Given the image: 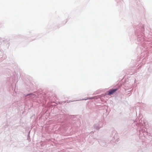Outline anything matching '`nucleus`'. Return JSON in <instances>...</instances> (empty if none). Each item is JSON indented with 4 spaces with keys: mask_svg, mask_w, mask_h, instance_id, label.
Instances as JSON below:
<instances>
[{
    "mask_svg": "<svg viewBox=\"0 0 152 152\" xmlns=\"http://www.w3.org/2000/svg\"><path fill=\"white\" fill-rule=\"evenodd\" d=\"M117 90V89H115L110 90L108 91V95H111L113 94Z\"/></svg>",
    "mask_w": 152,
    "mask_h": 152,
    "instance_id": "obj_1",
    "label": "nucleus"
}]
</instances>
